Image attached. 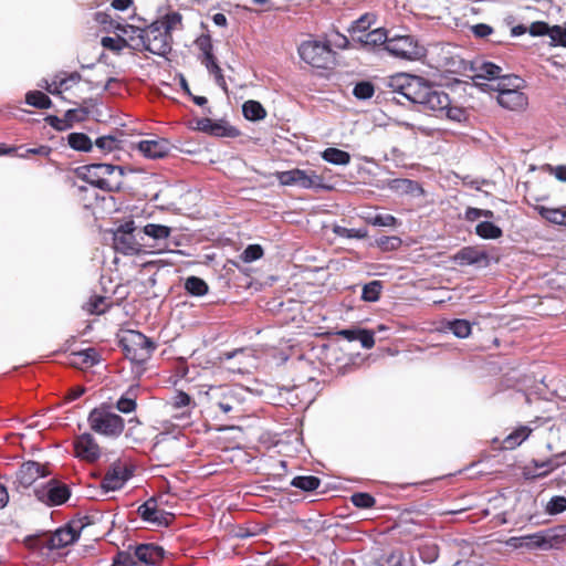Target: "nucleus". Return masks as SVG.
<instances>
[{
    "mask_svg": "<svg viewBox=\"0 0 566 566\" xmlns=\"http://www.w3.org/2000/svg\"><path fill=\"white\" fill-rule=\"evenodd\" d=\"M511 541L516 542L515 546L528 549L548 551L559 548L566 543V527L547 528L534 534L512 537Z\"/></svg>",
    "mask_w": 566,
    "mask_h": 566,
    "instance_id": "20e7f679",
    "label": "nucleus"
},
{
    "mask_svg": "<svg viewBox=\"0 0 566 566\" xmlns=\"http://www.w3.org/2000/svg\"><path fill=\"white\" fill-rule=\"evenodd\" d=\"M451 259L452 262L459 266L475 265L479 268H488L492 262H499V258L493 259L488 251L473 245L461 248Z\"/></svg>",
    "mask_w": 566,
    "mask_h": 566,
    "instance_id": "ddd939ff",
    "label": "nucleus"
},
{
    "mask_svg": "<svg viewBox=\"0 0 566 566\" xmlns=\"http://www.w3.org/2000/svg\"><path fill=\"white\" fill-rule=\"evenodd\" d=\"M275 179L282 186H297L302 189L329 190L332 187L323 182L315 171L307 172L298 168L274 172Z\"/></svg>",
    "mask_w": 566,
    "mask_h": 566,
    "instance_id": "1a4fd4ad",
    "label": "nucleus"
},
{
    "mask_svg": "<svg viewBox=\"0 0 566 566\" xmlns=\"http://www.w3.org/2000/svg\"><path fill=\"white\" fill-rule=\"evenodd\" d=\"M192 401V398L190 397V395H188L187 392L182 391V390H178L175 396L172 397V406L175 408H182V407H187L191 403Z\"/></svg>",
    "mask_w": 566,
    "mask_h": 566,
    "instance_id": "338daca9",
    "label": "nucleus"
},
{
    "mask_svg": "<svg viewBox=\"0 0 566 566\" xmlns=\"http://www.w3.org/2000/svg\"><path fill=\"white\" fill-rule=\"evenodd\" d=\"M184 290L190 296L201 297L209 292V285L203 279L190 275L184 282Z\"/></svg>",
    "mask_w": 566,
    "mask_h": 566,
    "instance_id": "c85d7f7f",
    "label": "nucleus"
},
{
    "mask_svg": "<svg viewBox=\"0 0 566 566\" xmlns=\"http://www.w3.org/2000/svg\"><path fill=\"white\" fill-rule=\"evenodd\" d=\"M497 103L501 107L510 111H521L527 106L528 99L522 90L500 91Z\"/></svg>",
    "mask_w": 566,
    "mask_h": 566,
    "instance_id": "412c9836",
    "label": "nucleus"
},
{
    "mask_svg": "<svg viewBox=\"0 0 566 566\" xmlns=\"http://www.w3.org/2000/svg\"><path fill=\"white\" fill-rule=\"evenodd\" d=\"M94 20L103 25L104 30L107 32H113L115 24L118 23V21L114 20L108 13L102 11L94 14Z\"/></svg>",
    "mask_w": 566,
    "mask_h": 566,
    "instance_id": "bf43d9fd",
    "label": "nucleus"
},
{
    "mask_svg": "<svg viewBox=\"0 0 566 566\" xmlns=\"http://www.w3.org/2000/svg\"><path fill=\"white\" fill-rule=\"evenodd\" d=\"M357 340L360 343L363 348L370 349L375 345V333L370 329L360 327Z\"/></svg>",
    "mask_w": 566,
    "mask_h": 566,
    "instance_id": "680f3d73",
    "label": "nucleus"
},
{
    "mask_svg": "<svg viewBox=\"0 0 566 566\" xmlns=\"http://www.w3.org/2000/svg\"><path fill=\"white\" fill-rule=\"evenodd\" d=\"M387 188L398 196L419 198L424 195V190L420 182L407 178L390 179L387 182Z\"/></svg>",
    "mask_w": 566,
    "mask_h": 566,
    "instance_id": "aec40b11",
    "label": "nucleus"
},
{
    "mask_svg": "<svg viewBox=\"0 0 566 566\" xmlns=\"http://www.w3.org/2000/svg\"><path fill=\"white\" fill-rule=\"evenodd\" d=\"M551 27L545 21H535L528 27V33L532 36H544L549 35Z\"/></svg>",
    "mask_w": 566,
    "mask_h": 566,
    "instance_id": "052dcab7",
    "label": "nucleus"
},
{
    "mask_svg": "<svg viewBox=\"0 0 566 566\" xmlns=\"http://www.w3.org/2000/svg\"><path fill=\"white\" fill-rule=\"evenodd\" d=\"M51 151H52V148L50 146L41 145V146L34 147V148H27L24 150V153L19 154L18 156L20 158H28L30 155L48 157L51 154Z\"/></svg>",
    "mask_w": 566,
    "mask_h": 566,
    "instance_id": "0e129e2a",
    "label": "nucleus"
},
{
    "mask_svg": "<svg viewBox=\"0 0 566 566\" xmlns=\"http://www.w3.org/2000/svg\"><path fill=\"white\" fill-rule=\"evenodd\" d=\"M35 499L48 507L61 506L71 497V489L63 482L51 479L33 490Z\"/></svg>",
    "mask_w": 566,
    "mask_h": 566,
    "instance_id": "9b49d317",
    "label": "nucleus"
},
{
    "mask_svg": "<svg viewBox=\"0 0 566 566\" xmlns=\"http://www.w3.org/2000/svg\"><path fill=\"white\" fill-rule=\"evenodd\" d=\"M566 464V452H560L557 454H554L548 459V469L541 471V472H531L530 467L524 468V476L525 479L533 480V479H539L546 476L549 472L555 471L559 467Z\"/></svg>",
    "mask_w": 566,
    "mask_h": 566,
    "instance_id": "b1692460",
    "label": "nucleus"
},
{
    "mask_svg": "<svg viewBox=\"0 0 566 566\" xmlns=\"http://www.w3.org/2000/svg\"><path fill=\"white\" fill-rule=\"evenodd\" d=\"M156 515L153 524L157 526L168 527L174 520V514L164 510H157Z\"/></svg>",
    "mask_w": 566,
    "mask_h": 566,
    "instance_id": "69168bd1",
    "label": "nucleus"
},
{
    "mask_svg": "<svg viewBox=\"0 0 566 566\" xmlns=\"http://www.w3.org/2000/svg\"><path fill=\"white\" fill-rule=\"evenodd\" d=\"M297 51L302 61L313 67L329 69L334 64L335 52L329 41H304Z\"/></svg>",
    "mask_w": 566,
    "mask_h": 566,
    "instance_id": "0eeeda50",
    "label": "nucleus"
},
{
    "mask_svg": "<svg viewBox=\"0 0 566 566\" xmlns=\"http://www.w3.org/2000/svg\"><path fill=\"white\" fill-rule=\"evenodd\" d=\"M73 444L75 457L82 461L95 463L101 458V447L90 432L76 437Z\"/></svg>",
    "mask_w": 566,
    "mask_h": 566,
    "instance_id": "f3484780",
    "label": "nucleus"
},
{
    "mask_svg": "<svg viewBox=\"0 0 566 566\" xmlns=\"http://www.w3.org/2000/svg\"><path fill=\"white\" fill-rule=\"evenodd\" d=\"M135 222L125 221L113 231V247L116 252L124 255H136L143 251V244L135 234Z\"/></svg>",
    "mask_w": 566,
    "mask_h": 566,
    "instance_id": "f8f14e48",
    "label": "nucleus"
},
{
    "mask_svg": "<svg viewBox=\"0 0 566 566\" xmlns=\"http://www.w3.org/2000/svg\"><path fill=\"white\" fill-rule=\"evenodd\" d=\"M388 87V94L392 95L390 99L396 104L405 105V99L419 112L444 114L449 120L459 124L468 120L465 108L451 106L449 95L421 76L398 73L389 77Z\"/></svg>",
    "mask_w": 566,
    "mask_h": 566,
    "instance_id": "f257e3e1",
    "label": "nucleus"
},
{
    "mask_svg": "<svg viewBox=\"0 0 566 566\" xmlns=\"http://www.w3.org/2000/svg\"><path fill=\"white\" fill-rule=\"evenodd\" d=\"M159 23H163L164 29L171 34L172 30L177 28V25L181 24L182 15L178 11H171L166 13L161 20H158Z\"/></svg>",
    "mask_w": 566,
    "mask_h": 566,
    "instance_id": "6e6d98bb",
    "label": "nucleus"
},
{
    "mask_svg": "<svg viewBox=\"0 0 566 566\" xmlns=\"http://www.w3.org/2000/svg\"><path fill=\"white\" fill-rule=\"evenodd\" d=\"M67 145L77 151H90L93 148L91 138L85 133L73 132L67 135Z\"/></svg>",
    "mask_w": 566,
    "mask_h": 566,
    "instance_id": "72a5a7b5",
    "label": "nucleus"
},
{
    "mask_svg": "<svg viewBox=\"0 0 566 566\" xmlns=\"http://www.w3.org/2000/svg\"><path fill=\"white\" fill-rule=\"evenodd\" d=\"M548 36L553 46L566 48V22L563 25H552Z\"/></svg>",
    "mask_w": 566,
    "mask_h": 566,
    "instance_id": "3c124183",
    "label": "nucleus"
},
{
    "mask_svg": "<svg viewBox=\"0 0 566 566\" xmlns=\"http://www.w3.org/2000/svg\"><path fill=\"white\" fill-rule=\"evenodd\" d=\"M25 103L39 109H48L52 106L51 98L42 91H29L25 94Z\"/></svg>",
    "mask_w": 566,
    "mask_h": 566,
    "instance_id": "c9c22d12",
    "label": "nucleus"
},
{
    "mask_svg": "<svg viewBox=\"0 0 566 566\" xmlns=\"http://www.w3.org/2000/svg\"><path fill=\"white\" fill-rule=\"evenodd\" d=\"M120 144L122 140L113 135H104L95 139V146L104 153H111L113 150L119 149Z\"/></svg>",
    "mask_w": 566,
    "mask_h": 566,
    "instance_id": "49530a36",
    "label": "nucleus"
},
{
    "mask_svg": "<svg viewBox=\"0 0 566 566\" xmlns=\"http://www.w3.org/2000/svg\"><path fill=\"white\" fill-rule=\"evenodd\" d=\"M76 355L80 356L82 361L90 367L96 366L101 361L99 353L93 347L82 349L77 352Z\"/></svg>",
    "mask_w": 566,
    "mask_h": 566,
    "instance_id": "4d7b16f0",
    "label": "nucleus"
},
{
    "mask_svg": "<svg viewBox=\"0 0 566 566\" xmlns=\"http://www.w3.org/2000/svg\"><path fill=\"white\" fill-rule=\"evenodd\" d=\"M157 500L156 497L151 496L138 506L137 513L144 522L153 524L155 517L157 516Z\"/></svg>",
    "mask_w": 566,
    "mask_h": 566,
    "instance_id": "a19ab883",
    "label": "nucleus"
},
{
    "mask_svg": "<svg viewBox=\"0 0 566 566\" xmlns=\"http://www.w3.org/2000/svg\"><path fill=\"white\" fill-rule=\"evenodd\" d=\"M87 423L93 432L108 439L119 438L125 429L124 418L112 412L105 402L90 411Z\"/></svg>",
    "mask_w": 566,
    "mask_h": 566,
    "instance_id": "7ed1b4c3",
    "label": "nucleus"
},
{
    "mask_svg": "<svg viewBox=\"0 0 566 566\" xmlns=\"http://www.w3.org/2000/svg\"><path fill=\"white\" fill-rule=\"evenodd\" d=\"M134 471L135 468L133 465L122 467L118 461L114 462L102 480V490L105 493L120 490L125 483L134 475Z\"/></svg>",
    "mask_w": 566,
    "mask_h": 566,
    "instance_id": "2eb2a0df",
    "label": "nucleus"
},
{
    "mask_svg": "<svg viewBox=\"0 0 566 566\" xmlns=\"http://www.w3.org/2000/svg\"><path fill=\"white\" fill-rule=\"evenodd\" d=\"M133 546L130 545L128 549L125 551H118L112 562V566H135L136 563V556L135 551L132 553Z\"/></svg>",
    "mask_w": 566,
    "mask_h": 566,
    "instance_id": "a18cd8bd",
    "label": "nucleus"
},
{
    "mask_svg": "<svg viewBox=\"0 0 566 566\" xmlns=\"http://www.w3.org/2000/svg\"><path fill=\"white\" fill-rule=\"evenodd\" d=\"M116 409L122 413H130L136 410V394L135 388L130 386L125 394H123L116 401Z\"/></svg>",
    "mask_w": 566,
    "mask_h": 566,
    "instance_id": "473e14b6",
    "label": "nucleus"
},
{
    "mask_svg": "<svg viewBox=\"0 0 566 566\" xmlns=\"http://www.w3.org/2000/svg\"><path fill=\"white\" fill-rule=\"evenodd\" d=\"M366 221L368 224L375 227L396 228L401 224V222L395 216L389 213H376L374 216L367 217Z\"/></svg>",
    "mask_w": 566,
    "mask_h": 566,
    "instance_id": "79ce46f5",
    "label": "nucleus"
},
{
    "mask_svg": "<svg viewBox=\"0 0 566 566\" xmlns=\"http://www.w3.org/2000/svg\"><path fill=\"white\" fill-rule=\"evenodd\" d=\"M140 31H143V29L139 27H135V25L128 24V23L118 22L117 24H115L113 32H116L117 34H122L123 36L127 35L130 41H135V39H138V41H139L140 40Z\"/></svg>",
    "mask_w": 566,
    "mask_h": 566,
    "instance_id": "603ef678",
    "label": "nucleus"
},
{
    "mask_svg": "<svg viewBox=\"0 0 566 566\" xmlns=\"http://www.w3.org/2000/svg\"><path fill=\"white\" fill-rule=\"evenodd\" d=\"M142 232L146 237L159 241L170 235L171 228L165 224L148 223L143 227Z\"/></svg>",
    "mask_w": 566,
    "mask_h": 566,
    "instance_id": "58836bf2",
    "label": "nucleus"
},
{
    "mask_svg": "<svg viewBox=\"0 0 566 566\" xmlns=\"http://www.w3.org/2000/svg\"><path fill=\"white\" fill-rule=\"evenodd\" d=\"M474 233L483 240H497L503 237L502 228L489 220L480 221Z\"/></svg>",
    "mask_w": 566,
    "mask_h": 566,
    "instance_id": "a878e982",
    "label": "nucleus"
},
{
    "mask_svg": "<svg viewBox=\"0 0 566 566\" xmlns=\"http://www.w3.org/2000/svg\"><path fill=\"white\" fill-rule=\"evenodd\" d=\"M303 392L304 390L300 386L279 388L280 405H289L291 407L301 406V403L303 402Z\"/></svg>",
    "mask_w": 566,
    "mask_h": 566,
    "instance_id": "393cba45",
    "label": "nucleus"
},
{
    "mask_svg": "<svg viewBox=\"0 0 566 566\" xmlns=\"http://www.w3.org/2000/svg\"><path fill=\"white\" fill-rule=\"evenodd\" d=\"M387 52L395 57L406 61H418L427 54L426 48L419 44L413 35L397 34L387 41Z\"/></svg>",
    "mask_w": 566,
    "mask_h": 566,
    "instance_id": "9d476101",
    "label": "nucleus"
},
{
    "mask_svg": "<svg viewBox=\"0 0 566 566\" xmlns=\"http://www.w3.org/2000/svg\"><path fill=\"white\" fill-rule=\"evenodd\" d=\"M291 486L303 492H312L321 485V479L315 475H296L291 481Z\"/></svg>",
    "mask_w": 566,
    "mask_h": 566,
    "instance_id": "f704fd0d",
    "label": "nucleus"
},
{
    "mask_svg": "<svg viewBox=\"0 0 566 566\" xmlns=\"http://www.w3.org/2000/svg\"><path fill=\"white\" fill-rule=\"evenodd\" d=\"M137 149L148 159H159L169 154L170 143L165 138L145 139L137 144Z\"/></svg>",
    "mask_w": 566,
    "mask_h": 566,
    "instance_id": "6ab92c4d",
    "label": "nucleus"
},
{
    "mask_svg": "<svg viewBox=\"0 0 566 566\" xmlns=\"http://www.w3.org/2000/svg\"><path fill=\"white\" fill-rule=\"evenodd\" d=\"M172 34L167 32L163 23L154 21L147 28L140 31L139 44L143 50L148 51L155 55L167 57L171 52Z\"/></svg>",
    "mask_w": 566,
    "mask_h": 566,
    "instance_id": "423d86ee",
    "label": "nucleus"
},
{
    "mask_svg": "<svg viewBox=\"0 0 566 566\" xmlns=\"http://www.w3.org/2000/svg\"><path fill=\"white\" fill-rule=\"evenodd\" d=\"M497 84L494 86V85H488V84H482L480 85L481 86V90L483 92H485L486 87L491 88L492 91H495L497 92V94H500V91H506V90H523L524 86H525V81L517 76V75H514V74H507V75H502L501 74V77L497 80Z\"/></svg>",
    "mask_w": 566,
    "mask_h": 566,
    "instance_id": "4be33fe9",
    "label": "nucleus"
},
{
    "mask_svg": "<svg viewBox=\"0 0 566 566\" xmlns=\"http://www.w3.org/2000/svg\"><path fill=\"white\" fill-rule=\"evenodd\" d=\"M119 345L125 357L139 365L146 363L156 349V343L138 331H129L120 338Z\"/></svg>",
    "mask_w": 566,
    "mask_h": 566,
    "instance_id": "39448f33",
    "label": "nucleus"
},
{
    "mask_svg": "<svg viewBox=\"0 0 566 566\" xmlns=\"http://www.w3.org/2000/svg\"><path fill=\"white\" fill-rule=\"evenodd\" d=\"M566 511V497L564 495H554L545 506V513L554 516Z\"/></svg>",
    "mask_w": 566,
    "mask_h": 566,
    "instance_id": "de8ad7c7",
    "label": "nucleus"
},
{
    "mask_svg": "<svg viewBox=\"0 0 566 566\" xmlns=\"http://www.w3.org/2000/svg\"><path fill=\"white\" fill-rule=\"evenodd\" d=\"M136 563L144 566H159L166 556L163 546L154 543H144L135 546Z\"/></svg>",
    "mask_w": 566,
    "mask_h": 566,
    "instance_id": "a211bd4d",
    "label": "nucleus"
},
{
    "mask_svg": "<svg viewBox=\"0 0 566 566\" xmlns=\"http://www.w3.org/2000/svg\"><path fill=\"white\" fill-rule=\"evenodd\" d=\"M476 74L474 80L494 81L499 80L502 74V67L493 62L484 61L478 67H474Z\"/></svg>",
    "mask_w": 566,
    "mask_h": 566,
    "instance_id": "c756f323",
    "label": "nucleus"
},
{
    "mask_svg": "<svg viewBox=\"0 0 566 566\" xmlns=\"http://www.w3.org/2000/svg\"><path fill=\"white\" fill-rule=\"evenodd\" d=\"M90 524L87 515L78 520H71L49 536L45 542V548L54 551L74 544L80 538L83 528Z\"/></svg>",
    "mask_w": 566,
    "mask_h": 566,
    "instance_id": "6e6552de",
    "label": "nucleus"
},
{
    "mask_svg": "<svg viewBox=\"0 0 566 566\" xmlns=\"http://www.w3.org/2000/svg\"><path fill=\"white\" fill-rule=\"evenodd\" d=\"M263 253V248L260 244H249L240 254V260L244 263H251L261 259Z\"/></svg>",
    "mask_w": 566,
    "mask_h": 566,
    "instance_id": "5fc2aeb1",
    "label": "nucleus"
},
{
    "mask_svg": "<svg viewBox=\"0 0 566 566\" xmlns=\"http://www.w3.org/2000/svg\"><path fill=\"white\" fill-rule=\"evenodd\" d=\"M242 114L247 120L260 122L266 117V111L264 106L254 99L245 101L242 104Z\"/></svg>",
    "mask_w": 566,
    "mask_h": 566,
    "instance_id": "cd10ccee",
    "label": "nucleus"
},
{
    "mask_svg": "<svg viewBox=\"0 0 566 566\" xmlns=\"http://www.w3.org/2000/svg\"><path fill=\"white\" fill-rule=\"evenodd\" d=\"M196 45L202 53L201 61H206V60H209V59L216 56L213 53V44H212V40H211L210 35L206 34V35L199 36L196 40Z\"/></svg>",
    "mask_w": 566,
    "mask_h": 566,
    "instance_id": "864d4df0",
    "label": "nucleus"
},
{
    "mask_svg": "<svg viewBox=\"0 0 566 566\" xmlns=\"http://www.w3.org/2000/svg\"><path fill=\"white\" fill-rule=\"evenodd\" d=\"M447 327L458 338H467L472 332L471 323L463 318H454L448 322Z\"/></svg>",
    "mask_w": 566,
    "mask_h": 566,
    "instance_id": "ea45409f",
    "label": "nucleus"
},
{
    "mask_svg": "<svg viewBox=\"0 0 566 566\" xmlns=\"http://www.w3.org/2000/svg\"><path fill=\"white\" fill-rule=\"evenodd\" d=\"M350 501L357 509H371L376 504V499L367 492H356L350 496Z\"/></svg>",
    "mask_w": 566,
    "mask_h": 566,
    "instance_id": "09e8293b",
    "label": "nucleus"
},
{
    "mask_svg": "<svg viewBox=\"0 0 566 566\" xmlns=\"http://www.w3.org/2000/svg\"><path fill=\"white\" fill-rule=\"evenodd\" d=\"M531 432L532 429L528 426H520L504 439V448L510 450L515 449L530 437Z\"/></svg>",
    "mask_w": 566,
    "mask_h": 566,
    "instance_id": "2f4dec72",
    "label": "nucleus"
},
{
    "mask_svg": "<svg viewBox=\"0 0 566 566\" xmlns=\"http://www.w3.org/2000/svg\"><path fill=\"white\" fill-rule=\"evenodd\" d=\"M75 174L80 179L97 189L114 192L123 187L126 167L107 163H93L77 167Z\"/></svg>",
    "mask_w": 566,
    "mask_h": 566,
    "instance_id": "f03ea898",
    "label": "nucleus"
},
{
    "mask_svg": "<svg viewBox=\"0 0 566 566\" xmlns=\"http://www.w3.org/2000/svg\"><path fill=\"white\" fill-rule=\"evenodd\" d=\"M403 555L400 551L390 553L381 566H402Z\"/></svg>",
    "mask_w": 566,
    "mask_h": 566,
    "instance_id": "774afa93",
    "label": "nucleus"
},
{
    "mask_svg": "<svg viewBox=\"0 0 566 566\" xmlns=\"http://www.w3.org/2000/svg\"><path fill=\"white\" fill-rule=\"evenodd\" d=\"M88 115V109L81 107V108H71L67 109L64 114V118L67 124H73L74 122H83Z\"/></svg>",
    "mask_w": 566,
    "mask_h": 566,
    "instance_id": "13d9d810",
    "label": "nucleus"
},
{
    "mask_svg": "<svg viewBox=\"0 0 566 566\" xmlns=\"http://www.w3.org/2000/svg\"><path fill=\"white\" fill-rule=\"evenodd\" d=\"M101 44L104 49L109 50L114 53H119L122 50H124L126 48L139 50L138 44H136V45L130 44L129 41L122 34H117L116 38L103 36L101 40Z\"/></svg>",
    "mask_w": 566,
    "mask_h": 566,
    "instance_id": "7c9ffc66",
    "label": "nucleus"
},
{
    "mask_svg": "<svg viewBox=\"0 0 566 566\" xmlns=\"http://www.w3.org/2000/svg\"><path fill=\"white\" fill-rule=\"evenodd\" d=\"M49 469L40 462L29 460L23 462L15 473L14 485L17 491L27 490L40 478L50 475Z\"/></svg>",
    "mask_w": 566,
    "mask_h": 566,
    "instance_id": "4468645a",
    "label": "nucleus"
},
{
    "mask_svg": "<svg viewBox=\"0 0 566 566\" xmlns=\"http://www.w3.org/2000/svg\"><path fill=\"white\" fill-rule=\"evenodd\" d=\"M44 120L48 125L57 132H64L71 128V124H67L65 118H60L56 115H46Z\"/></svg>",
    "mask_w": 566,
    "mask_h": 566,
    "instance_id": "e2e57ef3",
    "label": "nucleus"
},
{
    "mask_svg": "<svg viewBox=\"0 0 566 566\" xmlns=\"http://www.w3.org/2000/svg\"><path fill=\"white\" fill-rule=\"evenodd\" d=\"M382 291V282L378 280L370 281L363 286L361 300L368 303L377 302Z\"/></svg>",
    "mask_w": 566,
    "mask_h": 566,
    "instance_id": "4c0bfd02",
    "label": "nucleus"
},
{
    "mask_svg": "<svg viewBox=\"0 0 566 566\" xmlns=\"http://www.w3.org/2000/svg\"><path fill=\"white\" fill-rule=\"evenodd\" d=\"M402 241L397 235H381L369 242L370 247H377L381 251L390 252L400 248Z\"/></svg>",
    "mask_w": 566,
    "mask_h": 566,
    "instance_id": "e433bc0d",
    "label": "nucleus"
},
{
    "mask_svg": "<svg viewBox=\"0 0 566 566\" xmlns=\"http://www.w3.org/2000/svg\"><path fill=\"white\" fill-rule=\"evenodd\" d=\"M321 156L324 161L336 166H347L352 158L348 151L336 147H327Z\"/></svg>",
    "mask_w": 566,
    "mask_h": 566,
    "instance_id": "bb28decb",
    "label": "nucleus"
},
{
    "mask_svg": "<svg viewBox=\"0 0 566 566\" xmlns=\"http://www.w3.org/2000/svg\"><path fill=\"white\" fill-rule=\"evenodd\" d=\"M333 232L340 238L346 239H365L368 235L366 228H345L342 226H334Z\"/></svg>",
    "mask_w": 566,
    "mask_h": 566,
    "instance_id": "c03bdc74",
    "label": "nucleus"
},
{
    "mask_svg": "<svg viewBox=\"0 0 566 566\" xmlns=\"http://www.w3.org/2000/svg\"><path fill=\"white\" fill-rule=\"evenodd\" d=\"M536 210L537 213L549 223L558 226L560 221H563V219H560L563 208H549L546 206H537Z\"/></svg>",
    "mask_w": 566,
    "mask_h": 566,
    "instance_id": "8fccbe9b",
    "label": "nucleus"
},
{
    "mask_svg": "<svg viewBox=\"0 0 566 566\" xmlns=\"http://www.w3.org/2000/svg\"><path fill=\"white\" fill-rule=\"evenodd\" d=\"M196 129L213 137L237 138L241 134L235 126L230 125L229 122L223 118H198L196 120Z\"/></svg>",
    "mask_w": 566,
    "mask_h": 566,
    "instance_id": "dca6fc26",
    "label": "nucleus"
},
{
    "mask_svg": "<svg viewBox=\"0 0 566 566\" xmlns=\"http://www.w3.org/2000/svg\"><path fill=\"white\" fill-rule=\"evenodd\" d=\"M390 38L388 36V32L384 28H378L367 33H364L357 38V41L361 43L364 46L375 48L379 45H384L387 51V41Z\"/></svg>",
    "mask_w": 566,
    "mask_h": 566,
    "instance_id": "5701e85b",
    "label": "nucleus"
},
{
    "mask_svg": "<svg viewBox=\"0 0 566 566\" xmlns=\"http://www.w3.org/2000/svg\"><path fill=\"white\" fill-rule=\"evenodd\" d=\"M375 85L373 82L363 80L357 82L353 88V95L359 101H367L373 97Z\"/></svg>",
    "mask_w": 566,
    "mask_h": 566,
    "instance_id": "37998d69",
    "label": "nucleus"
}]
</instances>
